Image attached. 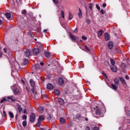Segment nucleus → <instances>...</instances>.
<instances>
[{"mask_svg":"<svg viewBox=\"0 0 130 130\" xmlns=\"http://www.w3.org/2000/svg\"><path fill=\"white\" fill-rule=\"evenodd\" d=\"M108 47L109 49H112L113 47V43L112 42H109L108 44Z\"/></svg>","mask_w":130,"mask_h":130,"instance_id":"1a4fd4ad","label":"nucleus"},{"mask_svg":"<svg viewBox=\"0 0 130 130\" xmlns=\"http://www.w3.org/2000/svg\"><path fill=\"white\" fill-rule=\"evenodd\" d=\"M79 13H78V16L80 18H82L83 14H82V11L81 10V9L79 8Z\"/></svg>","mask_w":130,"mask_h":130,"instance_id":"412c9836","label":"nucleus"},{"mask_svg":"<svg viewBox=\"0 0 130 130\" xmlns=\"http://www.w3.org/2000/svg\"><path fill=\"white\" fill-rule=\"evenodd\" d=\"M101 110L99 109H98V110H96V112H95V114L96 115H101Z\"/></svg>","mask_w":130,"mask_h":130,"instance_id":"dca6fc26","label":"nucleus"},{"mask_svg":"<svg viewBox=\"0 0 130 130\" xmlns=\"http://www.w3.org/2000/svg\"><path fill=\"white\" fill-rule=\"evenodd\" d=\"M117 86V85H114L113 84H111L112 88L113 89V90H114L115 91H116V90H117V88H118Z\"/></svg>","mask_w":130,"mask_h":130,"instance_id":"9d476101","label":"nucleus"},{"mask_svg":"<svg viewBox=\"0 0 130 130\" xmlns=\"http://www.w3.org/2000/svg\"><path fill=\"white\" fill-rule=\"evenodd\" d=\"M7 99H9V100H11V101H15V99H14L13 96H8L7 98Z\"/></svg>","mask_w":130,"mask_h":130,"instance_id":"b1692460","label":"nucleus"},{"mask_svg":"<svg viewBox=\"0 0 130 130\" xmlns=\"http://www.w3.org/2000/svg\"><path fill=\"white\" fill-rule=\"evenodd\" d=\"M70 37L73 41H75V40H76V37L73 35L72 33H70Z\"/></svg>","mask_w":130,"mask_h":130,"instance_id":"2eb2a0df","label":"nucleus"},{"mask_svg":"<svg viewBox=\"0 0 130 130\" xmlns=\"http://www.w3.org/2000/svg\"><path fill=\"white\" fill-rule=\"evenodd\" d=\"M85 50H86L87 52H89V51H90L91 50L90 49V48H89V47L87 46H85Z\"/></svg>","mask_w":130,"mask_h":130,"instance_id":"7c9ffc66","label":"nucleus"},{"mask_svg":"<svg viewBox=\"0 0 130 130\" xmlns=\"http://www.w3.org/2000/svg\"><path fill=\"white\" fill-rule=\"evenodd\" d=\"M43 32L46 33L47 32V29H44Z\"/></svg>","mask_w":130,"mask_h":130,"instance_id":"680f3d73","label":"nucleus"},{"mask_svg":"<svg viewBox=\"0 0 130 130\" xmlns=\"http://www.w3.org/2000/svg\"><path fill=\"white\" fill-rule=\"evenodd\" d=\"M30 122H34L35 121V114L32 113L30 116Z\"/></svg>","mask_w":130,"mask_h":130,"instance_id":"f257e3e1","label":"nucleus"},{"mask_svg":"<svg viewBox=\"0 0 130 130\" xmlns=\"http://www.w3.org/2000/svg\"><path fill=\"white\" fill-rule=\"evenodd\" d=\"M85 130H90V127L88 126H85Z\"/></svg>","mask_w":130,"mask_h":130,"instance_id":"49530a36","label":"nucleus"},{"mask_svg":"<svg viewBox=\"0 0 130 130\" xmlns=\"http://www.w3.org/2000/svg\"><path fill=\"white\" fill-rule=\"evenodd\" d=\"M53 2L54 4H58V0H53Z\"/></svg>","mask_w":130,"mask_h":130,"instance_id":"37998d69","label":"nucleus"},{"mask_svg":"<svg viewBox=\"0 0 130 130\" xmlns=\"http://www.w3.org/2000/svg\"><path fill=\"white\" fill-rule=\"evenodd\" d=\"M54 93L56 95H59V90L58 89H55L54 91Z\"/></svg>","mask_w":130,"mask_h":130,"instance_id":"393cba45","label":"nucleus"},{"mask_svg":"<svg viewBox=\"0 0 130 130\" xmlns=\"http://www.w3.org/2000/svg\"><path fill=\"white\" fill-rule=\"evenodd\" d=\"M110 68H111V71H112V72H114L115 73H116V72H117V68H116V66H111Z\"/></svg>","mask_w":130,"mask_h":130,"instance_id":"20e7f679","label":"nucleus"},{"mask_svg":"<svg viewBox=\"0 0 130 130\" xmlns=\"http://www.w3.org/2000/svg\"><path fill=\"white\" fill-rule=\"evenodd\" d=\"M61 17L62 19H64V12L63 11H61Z\"/></svg>","mask_w":130,"mask_h":130,"instance_id":"bb28decb","label":"nucleus"},{"mask_svg":"<svg viewBox=\"0 0 130 130\" xmlns=\"http://www.w3.org/2000/svg\"><path fill=\"white\" fill-rule=\"evenodd\" d=\"M93 130H99V128L98 127H93Z\"/></svg>","mask_w":130,"mask_h":130,"instance_id":"3c124183","label":"nucleus"},{"mask_svg":"<svg viewBox=\"0 0 130 130\" xmlns=\"http://www.w3.org/2000/svg\"><path fill=\"white\" fill-rule=\"evenodd\" d=\"M40 64L42 66V67H43V66H44V63H43V62H41Z\"/></svg>","mask_w":130,"mask_h":130,"instance_id":"bf43d9fd","label":"nucleus"},{"mask_svg":"<svg viewBox=\"0 0 130 130\" xmlns=\"http://www.w3.org/2000/svg\"><path fill=\"white\" fill-rule=\"evenodd\" d=\"M103 76H104V77H105L106 78H107V75H106V74L104 72H103Z\"/></svg>","mask_w":130,"mask_h":130,"instance_id":"de8ad7c7","label":"nucleus"},{"mask_svg":"<svg viewBox=\"0 0 130 130\" xmlns=\"http://www.w3.org/2000/svg\"><path fill=\"white\" fill-rule=\"evenodd\" d=\"M2 23L3 21H2V20L0 19V25H2Z\"/></svg>","mask_w":130,"mask_h":130,"instance_id":"e2e57ef3","label":"nucleus"},{"mask_svg":"<svg viewBox=\"0 0 130 130\" xmlns=\"http://www.w3.org/2000/svg\"><path fill=\"white\" fill-rule=\"evenodd\" d=\"M18 111H19V112H21L22 110H23V109L21 107H18Z\"/></svg>","mask_w":130,"mask_h":130,"instance_id":"f704fd0d","label":"nucleus"},{"mask_svg":"<svg viewBox=\"0 0 130 130\" xmlns=\"http://www.w3.org/2000/svg\"><path fill=\"white\" fill-rule=\"evenodd\" d=\"M51 77H52V74H49L48 75V78H49V79H50V78H51Z\"/></svg>","mask_w":130,"mask_h":130,"instance_id":"603ef678","label":"nucleus"},{"mask_svg":"<svg viewBox=\"0 0 130 130\" xmlns=\"http://www.w3.org/2000/svg\"><path fill=\"white\" fill-rule=\"evenodd\" d=\"M90 22H91V21H90V20L87 19V20H86V23H87V24H90Z\"/></svg>","mask_w":130,"mask_h":130,"instance_id":"8fccbe9b","label":"nucleus"},{"mask_svg":"<svg viewBox=\"0 0 130 130\" xmlns=\"http://www.w3.org/2000/svg\"><path fill=\"white\" fill-rule=\"evenodd\" d=\"M30 84V86L32 87V88H35V82H34V81L32 79H31L29 81Z\"/></svg>","mask_w":130,"mask_h":130,"instance_id":"0eeeda50","label":"nucleus"},{"mask_svg":"<svg viewBox=\"0 0 130 130\" xmlns=\"http://www.w3.org/2000/svg\"><path fill=\"white\" fill-rule=\"evenodd\" d=\"M105 40L107 41L109 40V35H108V33L105 34Z\"/></svg>","mask_w":130,"mask_h":130,"instance_id":"f3484780","label":"nucleus"},{"mask_svg":"<svg viewBox=\"0 0 130 130\" xmlns=\"http://www.w3.org/2000/svg\"><path fill=\"white\" fill-rule=\"evenodd\" d=\"M17 117H18V115L17 114H16V117H15L16 119H17Z\"/></svg>","mask_w":130,"mask_h":130,"instance_id":"338daca9","label":"nucleus"},{"mask_svg":"<svg viewBox=\"0 0 130 130\" xmlns=\"http://www.w3.org/2000/svg\"><path fill=\"white\" fill-rule=\"evenodd\" d=\"M115 52H118V47H116V48H115Z\"/></svg>","mask_w":130,"mask_h":130,"instance_id":"a19ab883","label":"nucleus"},{"mask_svg":"<svg viewBox=\"0 0 130 130\" xmlns=\"http://www.w3.org/2000/svg\"><path fill=\"white\" fill-rule=\"evenodd\" d=\"M125 79L126 80H129V77H128V76L126 75L125 76Z\"/></svg>","mask_w":130,"mask_h":130,"instance_id":"5fc2aeb1","label":"nucleus"},{"mask_svg":"<svg viewBox=\"0 0 130 130\" xmlns=\"http://www.w3.org/2000/svg\"><path fill=\"white\" fill-rule=\"evenodd\" d=\"M85 120H86V121H88V118H85Z\"/></svg>","mask_w":130,"mask_h":130,"instance_id":"69168bd1","label":"nucleus"},{"mask_svg":"<svg viewBox=\"0 0 130 130\" xmlns=\"http://www.w3.org/2000/svg\"><path fill=\"white\" fill-rule=\"evenodd\" d=\"M119 79L120 81H121V83L123 84V85H126V82H125V80L124 79H123L122 77H119Z\"/></svg>","mask_w":130,"mask_h":130,"instance_id":"6e6552de","label":"nucleus"},{"mask_svg":"<svg viewBox=\"0 0 130 130\" xmlns=\"http://www.w3.org/2000/svg\"><path fill=\"white\" fill-rule=\"evenodd\" d=\"M44 119H45V118L44 117V115H41L39 116V118H38V120L39 121H40L41 122L42 121H43V120H44Z\"/></svg>","mask_w":130,"mask_h":130,"instance_id":"423d86ee","label":"nucleus"},{"mask_svg":"<svg viewBox=\"0 0 130 130\" xmlns=\"http://www.w3.org/2000/svg\"><path fill=\"white\" fill-rule=\"evenodd\" d=\"M5 16L8 20L9 19H11V14L7 13L6 14H5Z\"/></svg>","mask_w":130,"mask_h":130,"instance_id":"5701e85b","label":"nucleus"},{"mask_svg":"<svg viewBox=\"0 0 130 130\" xmlns=\"http://www.w3.org/2000/svg\"><path fill=\"white\" fill-rule=\"evenodd\" d=\"M20 87H17L16 88H14V89L13 90L14 94H19V93H20Z\"/></svg>","mask_w":130,"mask_h":130,"instance_id":"7ed1b4c3","label":"nucleus"},{"mask_svg":"<svg viewBox=\"0 0 130 130\" xmlns=\"http://www.w3.org/2000/svg\"><path fill=\"white\" fill-rule=\"evenodd\" d=\"M58 83L60 86H62V85L64 84V80H63L62 78L60 77L58 79Z\"/></svg>","mask_w":130,"mask_h":130,"instance_id":"f03ea898","label":"nucleus"},{"mask_svg":"<svg viewBox=\"0 0 130 130\" xmlns=\"http://www.w3.org/2000/svg\"><path fill=\"white\" fill-rule=\"evenodd\" d=\"M22 119H24L25 120H26V119H27V115H24L22 116Z\"/></svg>","mask_w":130,"mask_h":130,"instance_id":"c9c22d12","label":"nucleus"},{"mask_svg":"<svg viewBox=\"0 0 130 130\" xmlns=\"http://www.w3.org/2000/svg\"><path fill=\"white\" fill-rule=\"evenodd\" d=\"M59 120L60 123L63 124L66 122V119L64 118H60Z\"/></svg>","mask_w":130,"mask_h":130,"instance_id":"a211bd4d","label":"nucleus"},{"mask_svg":"<svg viewBox=\"0 0 130 130\" xmlns=\"http://www.w3.org/2000/svg\"><path fill=\"white\" fill-rule=\"evenodd\" d=\"M69 20H72L73 19V15L71 14V12H69Z\"/></svg>","mask_w":130,"mask_h":130,"instance_id":"2f4dec72","label":"nucleus"},{"mask_svg":"<svg viewBox=\"0 0 130 130\" xmlns=\"http://www.w3.org/2000/svg\"><path fill=\"white\" fill-rule=\"evenodd\" d=\"M40 130H44L43 128H41Z\"/></svg>","mask_w":130,"mask_h":130,"instance_id":"774afa93","label":"nucleus"},{"mask_svg":"<svg viewBox=\"0 0 130 130\" xmlns=\"http://www.w3.org/2000/svg\"><path fill=\"white\" fill-rule=\"evenodd\" d=\"M22 13L23 15H26V14H27V11L26 10H24L22 11Z\"/></svg>","mask_w":130,"mask_h":130,"instance_id":"58836bf2","label":"nucleus"},{"mask_svg":"<svg viewBox=\"0 0 130 130\" xmlns=\"http://www.w3.org/2000/svg\"><path fill=\"white\" fill-rule=\"evenodd\" d=\"M74 32L75 33H78V29L77 28H76L75 30H74Z\"/></svg>","mask_w":130,"mask_h":130,"instance_id":"13d9d810","label":"nucleus"},{"mask_svg":"<svg viewBox=\"0 0 130 130\" xmlns=\"http://www.w3.org/2000/svg\"><path fill=\"white\" fill-rule=\"evenodd\" d=\"M47 89H53V88H54L53 85H52L51 83H48L47 84Z\"/></svg>","mask_w":130,"mask_h":130,"instance_id":"f8f14e48","label":"nucleus"},{"mask_svg":"<svg viewBox=\"0 0 130 130\" xmlns=\"http://www.w3.org/2000/svg\"><path fill=\"white\" fill-rule=\"evenodd\" d=\"M3 115L5 117L7 116V113H6V111H3Z\"/></svg>","mask_w":130,"mask_h":130,"instance_id":"a18cd8bd","label":"nucleus"},{"mask_svg":"<svg viewBox=\"0 0 130 130\" xmlns=\"http://www.w3.org/2000/svg\"><path fill=\"white\" fill-rule=\"evenodd\" d=\"M38 111L40 113H43L44 111V109L42 107H39L38 108Z\"/></svg>","mask_w":130,"mask_h":130,"instance_id":"9b49d317","label":"nucleus"},{"mask_svg":"<svg viewBox=\"0 0 130 130\" xmlns=\"http://www.w3.org/2000/svg\"><path fill=\"white\" fill-rule=\"evenodd\" d=\"M103 33V30H101L99 31L98 32V37H101V36L102 35Z\"/></svg>","mask_w":130,"mask_h":130,"instance_id":"6ab92c4d","label":"nucleus"},{"mask_svg":"<svg viewBox=\"0 0 130 130\" xmlns=\"http://www.w3.org/2000/svg\"><path fill=\"white\" fill-rule=\"evenodd\" d=\"M3 56V52L0 51V57H2Z\"/></svg>","mask_w":130,"mask_h":130,"instance_id":"052dcab7","label":"nucleus"},{"mask_svg":"<svg viewBox=\"0 0 130 130\" xmlns=\"http://www.w3.org/2000/svg\"><path fill=\"white\" fill-rule=\"evenodd\" d=\"M21 82L23 83V84H25V81H24V80H21Z\"/></svg>","mask_w":130,"mask_h":130,"instance_id":"0e129e2a","label":"nucleus"},{"mask_svg":"<svg viewBox=\"0 0 130 130\" xmlns=\"http://www.w3.org/2000/svg\"><path fill=\"white\" fill-rule=\"evenodd\" d=\"M36 126H38V127H39L40 125H41V121L38 120L37 123L36 124Z\"/></svg>","mask_w":130,"mask_h":130,"instance_id":"cd10ccee","label":"nucleus"},{"mask_svg":"<svg viewBox=\"0 0 130 130\" xmlns=\"http://www.w3.org/2000/svg\"><path fill=\"white\" fill-rule=\"evenodd\" d=\"M114 82L115 83V85H117V86L119 85V80H118V78H115L114 80Z\"/></svg>","mask_w":130,"mask_h":130,"instance_id":"4468645a","label":"nucleus"},{"mask_svg":"<svg viewBox=\"0 0 130 130\" xmlns=\"http://www.w3.org/2000/svg\"><path fill=\"white\" fill-rule=\"evenodd\" d=\"M35 89L34 87H32V88L31 89V92L34 95H36V94H37V92H35Z\"/></svg>","mask_w":130,"mask_h":130,"instance_id":"c85d7f7f","label":"nucleus"},{"mask_svg":"<svg viewBox=\"0 0 130 130\" xmlns=\"http://www.w3.org/2000/svg\"><path fill=\"white\" fill-rule=\"evenodd\" d=\"M101 13H102L103 15H104V13H105V12L104 11V10H103V9H102V10H101Z\"/></svg>","mask_w":130,"mask_h":130,"instance_id":"09e8293b","label":"nucleus"},{"mask_svg":"<svg viewBox=\"0 0 130 130\" xmlns=\"http://www.w3.org/2000/svg\"><path fill=\"white\" fill-rule=\"evenodd\" d=\"M30 50L27 49L24 52V55L26 56V57H30Z\"/></svg>","mask_w":130,"mask_h":130,"instance_id":"39448f33","label":"nucleus"},{"mask_svg":"<svg viewBox=\"0 0 130 130\" xmlns=\"http://www.w3.org/2000/svg\"><path fill=\"white\" fill-rule=\"evenodd\" d=\"M96 8L99 11H100V6H99L98 5H96Z\"/></svg>","mask_w":130,"mask_h":130,"instance_id":"c03bdc74","label":"nucleus"},{"mask_svg":"<svg viewBox=\"0 0 130 130\" xmlns=\"http://www.w3.org/2000/svg\"><path fill=\"white\" fill-rule=\"evenodd\" d=\"M33 52L34 54H38V53H39V49L38 48L34 49Z\"/></svg>","mask_w":130,"mask_h":130,"instance_id":"ddd939ff","label":"nucleus"},{"mask_svg":"<svg viewBox=\"0 0 130 130\" xmlns=\"http://www.w3.org/2000/svg\"><path fill=\"white\" fill-rule=\"evenodd\" d=\"M22 125L23 126H24V127H25L26 126V125H27V121H24L22 122Z\"/></svg>","mask_w":130,"mask_h":130,"instance_id":"473e14b6","label":"nucleus"},{"mask_svg":"<svg viewBox=\"0 0 130 130\" xmlns=\"http://www.w3.org/2000/svg\"><path fill=\"white\" fill-rule=\"evenodd\" d=\"M4 52H5V53H7V48H4Z\"/></svg>","mask_w":130,"mask_h":130,"instance_id":"6e6d98bb","label":"nucleus"},{"mask_svg":"<svg viewBox=\"0 0 130 130\" xmlns=\"http://www.w3.org/2000/svg\"><path fill=\"white\" fill-rule=\"evenodd\" d=\"M35 67L37 70H39L40 68L38 64H36Z\"/></svg>","mask_w":130,"mask_h":130,"instance_id":"79ce46f5","label":"nucleus"},{"mask_svg":"<svg viewBox=\"0 0 130 130\" xmlns=\"http://www.w3.org/2000/svg\"><path fill=\"white\" fill-rule=\"evenodd\" d=\"M111 63L112 64V66H114V64H115V61L113 59H110Z\"/></svg>","mask_w":130,"mask_h":130,"instance_id":"a878e982","label":"nucleus"},{"mask_svg":"<svg viewBox=\"0 0 130 130\" xmlns=\"http://www.w3.org/2000/svg\"><path fill=\"white\" fill-rule=\"evenodd\" d=\"M24 62L25 64H27L28 61V59H24Z\"/></svg>","mask_w":130,"mask_h":130,"instance_id":"e433bc0d","label":"nucleus"},{"mask_svg":"<svg viewBox=\"0 0 130 130\" xmlns=\"http://www.w3.org/2000/svg\"><path fill=\"white\" fill-rule=\"evenodd\" d=\"M92 8H93V5L92 4H89V9L91 11H92Z\"/></svg>","mask_w":130,"mask_h":130,"instance_id":"4c0bfd02","label":"nucleus"},{"mask_svg":"<svg viewBox=\"0 0 130 130\" xmlns=\"http://www.w3.org/2000/svg\"><path fill=\"white\" fill-rule=\"evenodd\" d=\"M9 114L11 117V118H14V114L12 113V112H9Z\"/></svg>","mask_w":130,"mask_h":130,"instance_id":"c756f323","label":"nucleus"},{"mask_svg":"<svg viewBox=\"0 0 130 130\" xmlns=\"http://www.w3.org/2000/svg\"><path fill=\"white\" fill-rule=\"evenodd\" d=\"M45 56H46V57H48V58L50 57V53L49 52H45Z\"/></svg>","mask_w":130,"mask_h":130,"instance_id":"aec40b11","label":"nucleus"},{"mask_svg":"<svg viewBox=\"0 0 130 130\" xmlns=\"http://www.w3.org/2000/svg\"><path fill=\"white\" fill-rule=\"evenodd\" d=\"M26 112H27V110H26V109H24L23 110V113L26 114Z\"/></svg>","mask_w":130,"mask_h":130,"instance_id":"4d7b16f0","label":"nucleus"},{"mask_svg":"<svg viewBox=\"0 0 130 130\" xmlns=\"http://www.w3.org/2000/svg\"><path fill=\"white\" fill-rule=\"evenodd\" d=\"M58 101L61 105H62V104H63V100H62L61 98H59Z\"/></svg>","mask_w":130,"mask_h":130,"instance_id":"4be33fe9","label":"nucleus"},{"mask_svg":"<svg viewBox=\"0 0 130 130\" xmlns=\"http://www.w3.org/2000/svg\"><path fill=\"white\" fill-rule=\"evenodd\" d=\"M82 39H83V40H87V37H86L85 36H83L82 37Z\"/></svg>","mask_w":130,"mask_h":130,"instance_id":"ea45409f","label":"nucleus"},{"mask_svg":"<svg viewBox=\"0 0 130 130\" xmlns=\"http://www.w3.org/2000/svg\"><path fill=\"white\" fill-rule=\"evenodd\" d=\"M106 6H107V5H106V3H104V4H103V8H106Z\"/></svg>","mask_w":130,"mask_h":130,"instance_id":"864d4df0","label":"nucleus"},{"mask_svg":"<svg viewBox=\"0 0 130 130\" xmlns=\"http://www.w3.org/2000/svg\"><path fill=\"white\" fill-rule=\"evenodd\" d=\"M5 101H7V98H4L1 101V103H4Z\"/></svg>","mask_w":130,"mask_h":130,"instance_id":"72a5a7b5","label":"nucleus"}]
</instances>
